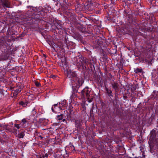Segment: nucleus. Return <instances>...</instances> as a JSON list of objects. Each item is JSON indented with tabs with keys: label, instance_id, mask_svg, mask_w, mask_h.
Instances as JSON below:
<instances>
[{
	"label": "nucleus",
	"instance_id": "nucleus-9",
	"mask_svg": "<svg viewBox=\"0 0 158 158\" xmlns=\"http://www.w3.org/2000/svg\"><path fill=\"white\" fill-rule=\"evenodd\" d=\"M24 135V133L23 132H22L18 135V137L19 138H22Z\"/></svg>",
	"mask_w": 158,
	"mask_h": 158
},
{
	"label": "nucleus",
	"instance_id": "nucleus-18",
	"mask_svg": "<svg viewBox=\"0 0 158 158\" xmlns=\"http://www.w3.org/2000/svg\"><path fill=\"white\" fill-rule=\"evenodd\" d=\"M39 137H40L41 139H42L43 138V137L42 136H39Z\"/></svg>",
	"mask_w": 158,
	"mask_h": 158
},
{
	"label": "nucleus",
	"instance_id": "nucleus-19",
	"mask_svg": "<svg viewBox=\"0 0 158 158\" xmlns=\"http://www.w3.org/2000/svg\"><path fill=\"white\" fill-rule=\"evenodd\" d=\"M62 121L63 122H64V121H65V119H63Z\"/></svg>",
	"mask_w": 158,
	"mask_h": 158
},
{
	"label": "nucleus",
	"instance_id": "nucleus-16",
	"mask_svg": "<svg viewBox=\"0 0 158 158\" xmlns=\"http://www.w3.org/2000/svg\"><path fill=\"white\" fill-rule=\"evenodd\" d=\"M35 85L36 86H39L40 85V84L39 83H36Z\"/></svg>",
	"mask_w": 158,
	"mask_h": 158
},
{
	"label": "nucleus",
	"instance_id": "nucleus-5",
	"mask_svg": "<svg viewBox=\"0 0 158 158\" xmlns=\"http://www.w3.org/2000/svg\"><path fill=\"white\" fill-rule=\"evenodd\" d=\"M112 86L113 89H115L116 92H117L118 90V85L117 83L114 82L112 83Z\"/></svg>",
	"mask_w": 158,
	"mask_h": 158
},
{
	"label": "nucleus",
	"instance_id": "nucleus-13",
	"mask_svg": "<svg viewBox=\"0 0 158 158\" xmlns=\"http://www.w3.org/2000/svg\"><path fill=\"white\" fill-rule=\"evenodd\" d=\"M14 127H16L17 129H19L20 128H22L20 124H15Z\"/></svg>",
	"mask_w": 158,
	"mask_h": 158
},
{
	"label": "nucleus",
	"instance_id": "nucleus-20",
	"mask_svg": "<svg viewBox=\"0 0 158 158\" xmlns=\"http://www.w3.org/2000/svg\"><path fill=\"white\" fill-rule=\"evenodd\" d=\"M34 109H35V108H34V109H33V111H34Z\"/></svg>",
	"mask_w": 158,
	"mask_h": 158
},
{
	"label": "nucleus",
	"instance_id": "nucleus-21",
	"mask_svg": "<svg viewBox=\"0 0 158 158\" xmlns=\"http://www.w3.org/2000/svg\"><path fill=\"white\" fill-rule=\"evenodd\" d=\"M44 56L46 57V56L45 55H44Z\"/></svg>",
	"mask_w": 158,
	"mask_h": 158
},
{
	"label": "nucleus",
	"instance_id": "nucleus-4",
	"mask_svg": "<svg viewBox=\"0 0 158 158\" xmlns=\"http://www.w3.org/2000/svg\"><path fill=\"white\" fill-rule=\"evenodd\" d=\"M20 124L22 128H25L28 124V121L27 119L24 118L22 119Z\"/></svg>",
	"mask_w": 158,
	"mask_h": 158
},
{
	"label": "nucleus",
	"instance_id": "nucleus-10",
	"mask_svg": "<svg viewBox=\"0 0 158 158\" xmlns=\"http://www.w3.org/2000/svg\"><path fill=\"white\" fill-rule=\"evenodd\" d=\"M64 115L63 114H61L60 115H58L57 116L56 119L58 120H61L63 119Z\"/></svg>",
	"mask_w": 158,
	"mask_h": 158
},
{
	"label": "nucleus",
	"instance_id": "nucleus-2",
	"mask_svg": "<svg viewBox=\"0 0 158 158\" xmlns=\"http://www.w3.org/2000/svg\"><path fill=\"white\" fill-rule=\"evenodd\" d=\"M91 91V89L87 87H85L81 92V93L83 97H86L89 102H91L92 101L94 97V96L92 95L90 98V95H94Z\"/></svg>",
	"mask_w": 158,
	"mask_h": 158
},
{
	"label": "nucleus",
	"instance_id": "nucleus-12",
	"mask_svg": "<svg viewBox=\"0 0 158 158\" xmlns=\"http://www.w3.org/2000/svg\"><path fill=\"white\" fill-rule=\"evenodd\" d=\"M19 104L22 105L23 107H25L27 106V102H19Z\"/></svg>",
	"mask_w": 158,
	"mask_h": 158
},
{
	"label": "nucleus",
	"instance_id": "nucleus-11",
	"mask_svg": "<svg viewBox=\"0 0 158 158\" xmlns=\"http://www.w3.org/2000/svg\"><path fill=\"white\" fill-rule=\"evenodd\" d=\"M134 71L136 73H141L142 72V69H141L136 68L135 69Z\"/></svg>",
	"mask_w": 158,
	"mask_h": 158
},
{
	"label": "nucleus",
	"instance_id": "nucleus-17",
	"mask_svg": "<svg viewBox=\"0 0 158 158\" xmlns=\"http://www.w3.org/2000/svg\"><path fill=\"white\" fill-rule=\"evenodd\" d=\"M4 5H5L6 7H8V4L7 3H6V2H5L4 3Z\"/></svg>",
	"mask_w": 158,
	"mask_h": 158
},
{
	"label": "nucleus",
	"instance_id": "nucleus-1",
	"mask_svg": "<svg viewBox=\"0 0 158 158\" xmlns=\"http://www.w3.org/2000/svg\"><path fill=\"white\" fill-rule=\"evenodd\" d=\"M67 77L69 78H73L72 80V85L74 87L78 88L81 86L83 81L81 78H78L76 77V74L70 70L67 71Z\"/></svg>",
	"mask_w": 158,
	"mask_h": 158
},
{
	"label": "nucleus",
	"instance_id": "nucleus-7",
	"mask_svg": "<svg viewBox=\"0 0 158 158\" xmlns=\"http://www.w3.org/2000/svg\"><path fill=\"white\" fill-rule=\"evenodd\" d=\"M106 91L107 93L110 96H113V94L112 91L110 89H109L107 88H106Z\"/></svg>",
	"mask_w": 158,
	"mask_h": 158
},
{
	"label": "nucleus",
	"instance_id": "nucleus-15",
	"mask_svg": "<svg viewBox=\"0 0 158 158\" xmlns=\"http://www.w3.org/2000/svg\"><path fill=\"white\" fill-rule=\"evenodd\" d=\"M50 77L52 78L53 79H54L55 78V76L54 75H51Z\"/></svg>",
	"mask_w": 158,
	"mask_h": 158
},
{
	"label": "nucleus",
	"instance_id": "nucleus-14",
	"mask_svg": "<svg viewBox=\"0 0 158 158\" xmlns=\"http://www.w3.org/2000/svg\"><path fill=\"white\" fill-rule=\"evenodd\" d=\"M61 61L62 63V64H64L65 63L66 60H65V57H63L61 59Z\"/></svg>",
	"mask_w": 158,
	"mask_h": 158
},
{
	"label": "nucleus",
	"instance_id": "nucleus-6",
	"mask_svg": "<svg viewBox=\"0 0 158 158\" xmlns=\"http://www.w3.org/2000/svg\"><path fill=\"white\" fill-rule=\"evenodd\" d=\"M48 155L46 154H42L38 156V158H48Z\"/></svg>",
	"mask_w": 158,
	"mask_h": 158
},
{
	"label": "nucleus",
	"instance_id": "nucleus-3",
	"mask_svg": "<svg viewBox=\"0 0 158 158\" xmlns=\"http://www.w3.org/2000/svg\"><path fill=\"white\" fill-rule=\"evenodd\" d=\"M60 104L61 106H60L59 107H58L57 106V105L55 104L54 105V107H53V106H52V110L53 112L56 113L57 112V111L56 110L57 108L59 109L60 110H61L62 109V107H67V103L66 102V101L65 100H64L63 101H61L60 102Z\"/></svg>",
	"mask_w": 158,
	"mask_h": 158
},
{
	"label": "nucleus",
	"instance_id": "nucleus-8",
	"mask_svg": "<svg viewBox=\"0 0 158 158\" xmlns=\"http://www.w3.org/2000/svg\"><path fill=\"white\" fill-rule=\"evenodd\" d=\"M21 90V89L20 88L19 89H16L13 93L14 96H16L20 92Z\"/></svg>",
	"mask_w": 158,
	"mask_h": 158
}]
</instances>
